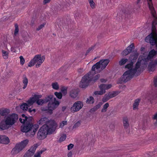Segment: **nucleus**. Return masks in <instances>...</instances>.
Instances as JSON below:
<instances>
[{
	"instance_id": "nucleus-33",
	"label": "nucleus",
	"mask_w": 157,
	"mask_h": 157,
	"mask_svg": "<svg viewBox=\"0 0 157 157\" xmlns=\"http://www.w3.org/2000/svg\"><path fill=\"white\" fill-rule=\"evenodd\" d=\"M44 150H41L37 151L34 155V157H41V155L44 151Z\"/></svg>"
},
{
	"instance_id": "nucleus-27",
	"label": "nucleus",
	"mask_w": 157,
	"mask_h": 157,
	"mask_svg": "<svg viewBox=\"0 0 157 157\" xmlns=\"http://www.w3.org/2000/svg\"><path fill=\"white\" fill-rule=\"evenodd\" d=\"M54 98L53 96L52 95H48L45 98L44 100L45 102H49L50 101H53Z\"/></svg>"
},
{
	"instance_id": "nucleus-49",
	"label": "nucleus",
	"mask_w": 157,
	"mask_h": 157,
	"mask_svg": "<svg viewBox=\"0 0 157 157\" xmlns=\"http://www.w3.org/2000/svg\"><path fill=\"white\" fill-rule=\"evenodd\" d=\"M129 52L126 49L124 50L121 53L122 56H124L128 55Z\"/></svg>"
},
{
	"instance_id": "nucleus-4",
	"label": "nucleus",
	"mask_w": 157,
	"mask_h": 157,
	"mask_svg": "<svg viewBox=\"0 0 157 157\" xmlns=\"http://www.w3.org/2000/svg\"><path fill=\"white\" fill-rule=\"evenodd\" d=\"M140 59L141 73L146 68L149 72H153L156 69L157 65V59Z\"/></svg>"
},
{
	"instance_id": "nucleus-6",
	"label": "nucleus",
	"mask_w": 157,
	"mask_h": 157,
	"mask_svg": "<svg viewBox=\"0 0 157 157\" xmlns=\"http://www.w3.org/2000/svg\"><path fill=\"white\" fill-rule=\"evenodd\" d=\"M100 77L99 74L96 75L94 78H92V75H89L88 74H86L83 76L79 84V87L81 88H85L89 85V83L92 82H95Z\"/></svg>"
},
{
	"instance_id": "nucleus-63",
	"label": "nucleus",
	"mask_w": 157,
	"mask_h": 157,
	"mask_svg": "<svg viewBox=\"0 0 157 157\" xmlns=\"http://www.w3.org/2000/svg\"><path fill=\"white\" fill-rule=\"evenodd\" d=\"M68 157H71L72 155V153L71 152H69L68 154Z\"/></svg>"
},
{
	"instance_id": "nucleus-25",
	"label": "nucleus",
	"mask_w": 157,
	"mask_h": 157,
	"mask_svg": "<svg viewBox=\"0 0 157 157\" xmlns=\"http://www.w3.org/2000/svg\"><path fill=\"white\" fill-rule=\"evenodd\" d=\"M156 52L153 49L151 50L150 52H149L148 54L147 59L153 58V57L156 55Z\"/></svg>"
},
{
	"instance_id": "nucleus-37",
	"label": "nucleus",
	"mask_w": 157,
	"mask_h": 157,
	"mask_svg": "<svg viewBox=\"0 0 157 157\" xmlns=\"http://www.w3.org/2000/svg\"><path fill=\"white\" fill-rule=\"evenodd\" d=\"M109 106V104L107 102L103 106V108L101 110V112H105L107 111V109Z\"/></svg>"
},
{
	"instance_id": "nucleus-36",
	"label": "nucleus",
	"mask_w": 157,
	"mask_h": 157,
	"mask_svg": "<svg viewBox=\"0 0 157 157\" xmlns=\"http://www.w3.org/2000/svg\"><path fill=\"white\" fill-rule=\"evenodd\" d=\"M52 86L54 89L57 90L59 89V85L57 82L52 83Z\"/></svg>"
},
{
	"instance_id": "nucleus-5",
	"label": "nucleus",
	"mask_w": 157,
	"mask_h": 157,
	"mask_svg": "<svg viewBox=\"0 0 157 157\" xmlns=\"http://www.w3.org/2000/svg\"><path fill=\"white\" fill-rule=\"evenodd\" d=\"M130 61H128V63L125 66V68L128 70L125 72V74L127 73H130L131 74L134 75L136 74L138 75H140L141 73L140 71V59H138V61L136 63L135 65V67L133 68L134 61H133L134 59H130Z\"/></svg>"
},
{
	"instance_id": "nucleus-56",
	"label": "nucleus",
	"mask_w": 157,
	"mask_h": 157,
	"mask_svg": "<svg viewBox=\"0 0 157 157\" xmlns=\"http://www.w3.org/2000/svg\"><path fill=\"white\" fill-rule=\"evenodd\" d=\"M25 59H20V63L22 65H23L25 63Z\"/></svg>"
},
{
	"instance_id": "nucleus-43",
	"label": "nucleus",
	"mask_w": 157,
	"mask_h": 157,
	"mask_svg": "<svg viewBox=\"0 0 157 157\" xmlns=\"http://www.w3.org/2000/svg\"><path fill=\"white\" fill-rule=\"evenodd\" d=\"M67 121H63L61 123H60L59 124V128H62L64 125H66L67 124Z\"/></svg>"
},
{
	"instance_id": "nucleus-22",
	"label": "nucleus",
	"mask_w": 157,
	"mask_h": 157,
	"mask_svg": "<svg viewBox=\"0 0 157 157\" xmlns=\"http://www.w3.org/2000/svg\"><path fill=\"white\" fill-rule=\"evenodd\" d=\"M10 113L9 109H0V114L3 116L7 115Z\"/></svg>"
},
{
	"instance_id": "nucleus-10",
	"label": "nucleus",
	"mask_w": 157,
	"mask_h": 157,
	"mask_svg": "<svg viewBox=\"0 0 157 157\" xmlns=\"http://www.w3.org/2000/svg\"><path fill=\"white\" fill-rule=\"evenodd\" d=\"M18 118V115L13 113L6 118L5 122L7 125H12L15 123Z\"/></svg>"
},
{
	"instance_id": "nucleus-47",
	"label": "nucleus",
	"mask_w": 157,
	"mask_h": 157,
	"mask_svg": "<svg viewBox=\"0 0 157 157\" xmlns=\"http://www.w3.org/2000/svg\"><path fill=\"white\" fill-rule=\"evenodd\" d=\"M153 85L155 87H157V76H155L153 79Z\"/></svg>"
},
{
	"instance_id": "nucleus-54",
	"label": "nucleus",
	"mask_w": 157,
	"mask_h": 157,
	"mask_svg": "<svg viewBox=\"0 0 157 157\" xmlns=\"http://www.w3.org/2000/svg\"><path fill=\"white\" fill-rule=\"evenodd\" d=\"M74 145L73 144H71L68 146L67 148L68 150L71 149L73 147Z\"/></svg>"
},
{
	"instance_id": "nucleus-59",
	"label": "nucleus",
	"mask_w": 157,
	"mask_h": 157,
	"mask_svg": "<svg viewBox=\"0 0 157 157\" xmlns=\"http://www.w3.org/2000/svg\"><path fill=\"white\" fill-rule=\"evenodd\" d=\"M100 81L101 82H105L106 80L104 78H101L100 79Z\"/></svg>"
},
{
	"instance_id": "nucleus-16",
	"label": "nucleus",
	"mask_w": 157,
	"mask_h": 157,
	"mask_svg": "<svg viewBox=\"0 0 157 157\" xmlns=\"http://www.w3.org/2000/svg\"><path fill=\"white\" fill-rule=\"evenodd\" d=\"M100 68V62H98L94 65L92 67L91 71H89L86 74H88L89 75H92V78H94V75L95 74V69H98Z\"/></svg>"
},
{
	"instance_id": "nucleus-50",
	"label": "nucleus",
	"mask_w": 157,
	"mask_h": 157,
	"mask_svg": "<svg viewBox=\"0 0 157 157\" xmlns=\"http://www.w3.org/2000/svg\"><path fill=\"white\" fill-rule=\"evenodd\" d=\"M81 124V121H79L75 123L73 126V128H76L80 126Z\"/></svg>"
},
{
	"instance_id": "nucleus-48",
	"label": "nucleus",
	"mask_w": 157,
	"mask_h": 157,
	"mask_svg": "<svg viewBox=\"0 0 157 157\" xmlns=\"http://www.w3.org/2000/svg\"><path fill=\"white\" fill-rule=\"evenodd\" d=\"M19 32L18 26L17 24L15 25V29L14 30V35L16 36L18 33Z\"/></svg>"
},
{
	"instance_id": "nucleus-2",
	"label": "nucleus",
	"mask_w": 157,
	"mask_h": 157,
	"mask_svg": "<svg viewBox=\"0 0 157 157\" xmlns=\"http://www.w3.org/2000/svg\"><path fill=\"white\" fill-rule=\"evenodd\" d=\"M57 126L56 123L52 121H50L47 125H43L38 131L37 138L39 140L45 138L47 135L51 134L55 131Z\"/></svg>"
},
{
	"instance_id": "nucleus-19",
	"label": "nucleus",
	"mask_w": 157,
	"mask_h": 157,
	"mask_svg": "<svg viewBox=\"0 0 157 157\" xmlns=\"http://www.w3.org/2000/svg\"><path fill=\"white\" fill-rule=\"evenodd\" d=\"M10 142L9 138L5 135H2L0 140V143L4 144H8Z\"/></svg>"
},
{
	"instance_id": "nucleus-29",
	"label": "nucleus",
	"mask_w": 157,
	"mask_h": 157,
	"mask_svg": "<svg viewBox=\"0 0 157 157\" xmlns=\"http://www.w3.org/2000/svg\"><path fill=\"white\" fill-rule=\"evenodd\" d=\"M149 98L148 99L149 100L151 101V100H153L157 98V94L155 92H152L151 94L149 95Z\"/></svg>"
},
{
	"instance_id": "nucleus-13",
	"label": "nucleus",
	"mask_w": 157,
	"mask_h": 157,
	"mask_svg": "<svg viewBox=\"0 0 157 157\" xmlns=\"http://www.w3.org/2000/svg\"><path fill=\"white\" fill-rule=\"evenodd\" d=\"M125 74V72L118 80V83H125L131 79L134 75L131 74L130 73Z\"/></svg>"
},
{
	"instance_id": "nucleus-39",
	"label": "nucleus",
	"mask_w": 157,
	"mask_h": 157,
	"mask_svg": "<svg viewBox=\"0 0 157 157\" xmlns=\"http://www.w3.org/2000/svg\"><path fill=\"white\" fill-rule=\"evenodd\" d=\"M110 99V98L108 94H106L103 98L102 101L103 102H105L108 101Z\"/></svg>"
},
{
	"instance_id": "nucleus-12",
	"label": "nucleus",
	"mask_w": 157,
	"mask_h": 157,
	"mask_svg": "<svg viewBox=\"0 0 157 157\" xmlns=\"http://www.w3.org/2000/svg\"><path fill=\"white\" fill-rule=\"evenodd\" d=\"M59 104V102L56 100V98H54L53 101H50L48 104V108L49 112L52 113L53 110L56 109Z\"/></svg>"
},
{
	"instance_id": "nucleus-17",
	"label": "nucleus",
	"mask_w": 157,
	"mask_h": 157,
	"mask_svg": "<svg viewBox=\"0 0 157 157\" xmlns=\"http://www.w3.org/2000/svg\"><path fill=\"white\" fill-rule=\"evenodd\" d=\"M50 121H52L54 123H56V122L53 120H49L46 117H44L41 118L38 122L37 124L42 125L44 124L43 125H47L48 123Z\"/></svg>"
},
{
	"instance_id": "nucleus-40",
	"label": "nucleus",
	"mask_w": 157,
	"mask_h": 157,
	"mask_svg": "<svg viewBox=\"0 0 157 157\" xmlns=\"http://www.w3.org/2000/svg\"><path fill=\"white\" fill-rule=\"evenodd\" d=\"M134 48V45L133 44H131L130 45L128 46L126 48V49L129 52V53L131 52L132 49Z\"/></svg>"
},
{
	"instance_id": "nucleus-11",
	"label": "nucleus",
	"mask_w": 157,
	"mask_h": 157,
	"mask_svg": "<svg viewBox=\"0 0 157 157\" xmlns=\"http://www.w3.org/2000/svg\"><path fill=\"white\" fill-rule=\"evenodd\" d=\"M111 87L112 85L111 84H101L99 86L100 90L95 91L94 94L95 95H102L105 92V90L109 89Z\"/></svg>"
},
{
	"instance_id": "nucleus-9",
	"label": "nucleus",
	"mask_w": 157,
	"mask_h": 157,
	"mask_svg": "<svg viewBox=\"0 0 157 157\" xmlns=\"http://www.w3.org/2000/svg\"><path fill=\"white\" fill-rule=\"evenodd\" d=\"M42 97L41 95L35 94L33 96L31 97L27 101V103L29 105H33L34 103L36 101V103L38 105H42L45 102L43 99H39Z\"/></svg>"
},
{
	"instance_id": "nucleus-55",
	"label": "nucleus",
	"mask_w": 157,
	"mask_h": 157,
	"mask_svg": "<svg viewBox=\"0 0 157 157\" xmlns=\"http://www.w3.org/2000/svg\"><path fill=\"white\" fill-rule=\"evenodd\" d=\"M22 117L25 119V120H27L28 117L27 116H26L24 114H22L21 115Z\"/></svg>"
},
{
	"instance_id": "nucleus-53",
	"label": "nucleus",
	"mask_w": 157,
	"mask_h": 157,
	"mask_svg": "<svg viewBox=\"0 0 157 157\" xmlns=\"http://www.w3.org/2000/svg\"><path fill=\"white\" fill-rule=\"evenodd\" d=\"M27 120H25V119H22L21 118H20L19 121L20 122L24 124L25 123V122L27 121Z\"/></svg>"
},
{
	"instance_id": "nucleus-51",
	"label": "nucleus",
	"mask_w": 157,
	"mask_h": 157,
	"mask_svg": "<svg viewBox=\"0 0 157 157\" xmlns=\"http://www.w3.org/2000/svg\"><path fill=\"white\" fill-rule=\"evenodd\" d=\"M45 25V24H43L40 25L36 28V30L37 31L40 30L44 27Z\"/></svg>"
},
{
	"instance_id": "nucleus-30",
	"label": "nucleus",
	"mask_w": 157,
	"mask_h": 157,
	"mask_svg": "<svg viewBox=\"0 0 157 157\" xmlns=\"http://www.w3.org/2000/svg\"><path fill=\"white\" fill-rule=\"evenodd\" d=\"M22 82L24 84V86L23 87V88L25 89L28 83V78L26 77H25L23 78Z\"/></svg>"
},
{
	"instance_id": "nucleus-52",
	"label": "nucleus",
	"mask_w": 157,
	"mask_h": 157,
	"mask_svg": "<svg viewBox=\"0 0 157 157\" xmlns=\"http://www.w3.org/2000/svg\"><path fill=\"white\" fill-rule=\"evenodd\" d=\"M94 46H93L89 48L86 51V55L90 52L92 51L94 49Z\"/></svg>"
},
{
	"instance_id": "nucleus-32",
	"label": "nucleus",
	"mask_w": 157,
	"mask_h": 157,
	"mask_svg": "<svg viewBox=\"0 0 157 157\" xmlns=\"http://www.w3.org/2000/svg\"><path fill=\"white\" fill-rule=\"evenodd\" d=\"M34 154L33 152H31L29 150H28L24 155L23 157H31Z\"/></svg>"
},
{
	"instance_id": "nucleus-7",
	"label": "nucleus",
	"mask_w": 157,
	"mask_h": 157,
	"mask_svg": "<svg viewBox=\"0 0 157 157\" xmlns=\"http://www.w3.org/2000/svg\"><path fill=\"white\" fill-rule=\"evenodd\" d=\"M39 125L35 124L33 125L32 123L25 122L21 127V131L24 132H27L29 131H33L31 135H34L38 128Z\"/></svg>"
},
{
	"instance_id": "nucleus-45",
	"label": "nucleus",
	"mask_w": 157,
	"mask_h": 157,
	"mask_svg": "<svg viewBox=\"0 0 157 157\" xmlns=\"http://www.w3.org/2000/svg\"><path fill=\"white\" fill-rule=\"evenodd\" d=\"M2 56L4 59L7 58L8 56V53L7 52L4 50L2 51Z\"/></svg>"
},
{
	"instance_id": "nucleus-23",
	"label": "nucleus",
	"mask_w": 157,
	"mask_h": 157,
	"mask_svg": "<svg viewBox=\"0 0 157 157\" xmlns=\"http://www.w3.org/2000/svg\"><path fill=\"white\" fill-rule=\"evenodd\" d=\"M124 126L125 128H127L129 126L128 120L127 117H125L123 119Z\"/></svg>"
},
{
	"instance_id": "nucleus-42",
	"label": "nucleus",
	"mask_w": 157,
	"mask_h": 157,
	"mask_svg": "<svg viewBox=\"0 0 157 157\" xmlns=\"http://www.w3.org/2000/svg\"><path fill=\"white\" fill-rule=\"evenodd\" d=\"M89 3L91 7L92 8H95V4L93 1V0H89Z\"/></svg>"
},
{
	"instance_id": "nucleus-57",
	"label": "nucleus",
	"mask_w": 157,
	"mask_h": 157,
	"mask_svg": "<svg viewBox=\"0 0 157 157\" xmlns=\"http://www.w3.org/2000/svg\"><path fill=\"white\" fill-rule=\"evenodd\" d=\"M28 35H27V36H26L23 38L24 40L25 41H27L29 40V37Z\"/></svg>"
},
{
	"instance_id": "nucleus-24",
	"label": "nucleus",
	"mask_w": 157,
	"mask_h": 157,
	"mask_svg": "<svg viewBox=\"0 0 157 157\" xmlns=\"http://www.w3.org/2000/svg\"><path fill=\"white\" fill-rule=\"evenodd\" d=\"M140 101V98H137L135 100L133 104V109L134 110L138 109L139 103Z\"/></svg>"
},
{
	"instance_id": "nucleus-28",
	"label": "nucleus",
	"mask_w": 157,
	"mask_h": 157,
	"mask_svg": "<svg viewBox=\"0 0 157 157\" xmlns=\"http://www.w3.org/2000/svg\"><path fill=\"white\" fill-rule=\"evenodd\" d=\"M119 92L118 91H113V92H110L108 93V95L110 98L114 97L119 94Z\"/></svg>"
},
{
	"instance_id": "nucleus-41",
	"label": "nucleus",
	"mask_w": 157,
	"mask_h": 157,
	"mask_svg": "<svg viewBox=\"0 0 157 157\" xmlns=\"http://www.w3.org/2000/svg\"><path fill=\"white\" fill-rule=\"evenodd\" d=\"M54 94L56 97L59 99H61L62 97V94L60 92H55Z\"/></svg>"
},
{
	"instance_id": "nucleus-61",
	"label": "nucleus",
	"mask_w": 157,
	"mask_h": 157,
	"mask_svg": "<svg viewBox=\"0 0 157 157\" xmlns=\"http://www.w3.org/2000/svg\"><path fill=\"white\" fill-rule=\"evenodd\" d=\"M153 119L157 120V113H156L154 116L153 117Z\"/></svg>"
},
{
	"instance_id": "nucleus-1",
	"label": "nucleus",
	"mask_w": 157,
	"mask_h": 157,
	"mask_svg": "<svg viewBox=\"0 0 157 157\" xmlns=\"http://www.w3.org/2000/svg\"><path fill=\"white\" fill-rule=\"evenodd\" d=\"M57 126L56 123L52 121H50L47 125H43L38 131L37 138L39 140L45 138L47 135L51 134L55 131Z\"/></svg>"
},
{
	"instance_id": "nucleus-21",
	"label": "nucleus",
	"mask_w": 157,
	"mask_h": 157,
	"mask_svg": "<svg viewBox=\"0 0 157 157\" xmlns=\"http://www.w3.org/2000/svg\"><path fill=\"white\" fill-rule=\"evenodd\" d=\"M139 54V53L137 50H135L132 52L130 58L131 59H137Z\"/></svg>"
},
{
	"instance_id": "nucleus-58",
	"label": "nucleus",
	"mask_w": 157,
	"mask_h": 157,
	"mask_svg": "<svg viewBox=\"0 0 157 157\" xmlns=\"http://www.w3.org/2000/svg\"><path fill=\"white\" fill-rule=\"evenodd\" d=\"M51 0H44L43 1V3L44 4H46V3H49Z\"/></svg>"
},
{
	"instance_id": "nucleus-20",
	"label": "nucleus",
	"mask_w": 157,
	"mask_h": 157,
	"mask_svg": "<svg viewBox=\"0 0 157 157\" xmlns=\"http://www.w3.org/2000/svg\"><path fill=\"white\" fill-rule=\"evenodd\" d=\"M79 92L78 89H73L70 91V95L71 98H75L78 96Z\"/></svg>"
},
{
	"instance_id": "nucleus-62",
	"label": "nucleus",
	"mask_w": 157,
	"mask_h": 157,
	"mask_svg": "<svg viewBox=\"0 0 157 157\" xmlns=\"http://www.w3.org/2000/svg\"><path fill=\"white\" fill-rule=\"evenodd\" d=\"M66 109V107L63 106L62 107V110L63 111H64Z\"/></svg>"
},
{
	"instance_id": "nucleus-60",
	"label": "nucleus",
	"mask_w": 157,
	"mask_h": 157,
	"mask_svg": "<svg viewBox=\"0 0 157 157\" xmlns=\"http://www.w3.org/2000/svg\"><path fill=\"white\" fill-rule=\"evenodd\" d=\"M11 51L13 52H16L15 49L13 47L11 48Z\"/></svg>"
},
{
	"instance_id": "nucleus-8",
	"label": "nucleus",
	"mask_w": 157,
	"mask_h": 157,
	"mask_svg": "<svg viewBox=\"0 0 157 157\" xmlns=\"http://www.w3.org/2000/svg\"><path fill=\"white\" fill-rule=\"evenodd\" d=\"M29 142L28 139H25L21 142L17 144L12 149L11 153L12 155H16L21 151L27 145Z\"/></svg>"
},
{
	"instance_id": "nucleus-3",
	"label": "nucleus",
	"mask_w": 157,
	"mask_h": 157,
	"mask_svg": "<svg viewBox=\"0 0 157 157\" xmlns=\"http://www.w3.org/2000/svg\"><path fill=\"white\" fill-rule=\"evenodd\" d=\"M57 126L56 123L52 121H50L47 125H43L38 131L37 138L39 140L45 138L47 135L51 134L55 131Z\"/></svg>"
},
{
	"instance_id": "nucleus-38",
	"label": "nucleus",
	"mask_w": 157,
	"mask_h": 157,
	"mask_svg": "<svg viewBox=\"0 0 157 157\" xmlns=\"http://www.w3.org/2000/svg\"><path fill=\"white\" fill-rule=\"evenodd\" d=\"M7 125L5 124L4 122H1L0 124V128L2 130H5L7 128Z\"/></svg>"
},
{
	"instance_id": "nucleus-26",
	"label": "nucleus",
	"mask_w": 157,
	"mask_h": 157,
	"mask_svg": "<svg viewBox=\"0 0 157 157\" xmlns=\"http://www.w3.org/2000/svg\"><path fill=\"white\" fill-rule=\"evenodd\" d=\"M32 105H29L27 103V101L26 103H24L22 104L21 105L20 107L22 109L24 110H26L28 109V107L29 106H31Z\"/></svg>"
},
{
	"instance_id": "nucleus-46",
	"label": "nucleus",
	"mask_w": 157,
	"mask_h": 157,
	"mask_svg": "<svg viewBox=\"0 0 157 157\" xmlns=\"http://www.w3.org/2000/svg\"><path fill=\"white\" fill-rule=\"evenodd\" d=\"M66 138V134H63L61 136L59 139V141L60 142L63 141L65 140Z\"/></svg>"
},
{
	"instance_id": "nucleus-14",
	"label": "nucleus",
	"mask_w": 157,
	"mask_h": 157,
	"mask_svg": "<svg viewBox=\"0 0 157 157\" xmlns=\"http://www.w3.org/2000/svg\"><path fill=\"white\" fill-rule=\"evenodd\" d=\"M83 104L81 101L75 102L71 108V110L73 113H75L80 110L83 107Z\"/></svg>"
},
{
	"instance_id": "nucleus-64",
	"label": "nucleus",
	"mask_w": 157,
	"mask_h": 157,
	"mask_svg": "<svg viewBox=\"0 0 157 157\" xmlns=\"http://www.w3.org/2000/svg\"><path fill=\"white\" fill-rule=\"evenodd\" d=\"M83 71V70L82 69L80 68L78 70V72L80 73H81Z\"/></svg>"
},
{
	"instance_id": "nucleus-34",
	"label": "nucleus",
	"mask_w": 157,
	"mask_h": 157,
	"mask_svg": "<svg viewBox=\"0 0 157 157\" xmlns=\"http://www.w3.org/2000/svg\"><path fill=\"white\" fill-rule=\"evenodd\" d=\"M37 147L38 145L37 144H35L30 148L29 149V151H30L31 152H33V153L34 154Z\"/></svg>"
},
{
	"instance_id": "nucleus-15",
	"label": "nucleus",
	"mask_w": 157,
	"mask_h": 157,
	"mask_svg": "<svg viewBox=\"0 0 157 157\" xmlns=\"http://www.w3.org/2000/svg\"><path fill=\"white\" fill-rule=\"evenodd\" d=\"M44 61V59H31L29 63L28 66L29 67H31L35 64L36 67L38 68L40 67Z\"/></svg>"
},
{
	"instance_id": "nucleus-44",
	"label": "nucleus",
	"mask_w": 157,
	"mask_h": 157,
	"mask_svg": "<svg viewBox=\"0 0 157 157\" xmlns=\"http://www.w3.org/2000/svg\"><path fill=\"white\" fill-rule=\"evenodd\" d=\"M128 59H121V61L119 62V64L120 65H122L125 64L127 62H128Z\"/></svg>"
},
{
	"instance_id": "nucleus-31",
	"label": "nucleus",
	"mask_w": 157,
	"mask_h": 157,
	"mask_svg": "<svg viewBox=\"0 0 157 157\" xmlns=\"http://www.w3.org/2000/svg\"><path fill=\"white\" fill-rule=\"evenodd\" d=\"M86 102L87 104H92L94 102V98L92 96L90 97L87 98Z\"/></svg>"
},
{
	"instance_id": "nucleus-18",
	"label": "nucleus",
	"mask_w": 157,
	"mask_h": 157,
	"mask_svg": "<svg viewBox=\"0 0 157 157\" xmlns=\"http://www.w3.org/2000/svg\"><path fill=\"white\" fill-rule=\"evenodd\" d=\"M99 62H100V68L103 69L105 68L109 63V59H100Z\"/></svg>"
},
{
	"instance_id": "nucleus-35",
	"label": "nucleus",
	"mask_w": 157,
	"mask_h": 157,
	"mask_svg": "<svg viewBox=\"0 0 157 157\" xmlns=\"http://www.w3.org/2000/svg\"><path fill=\"white\" fill-rule=\"evenodd\" d=\"M45 58L44 56L40 54L36 55L33 59H45Z\"/></svg>"
}]
</instances>
